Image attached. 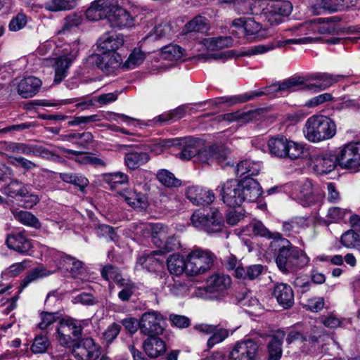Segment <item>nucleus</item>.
I'll list each match as a JSON object with an SVG mask.
<instances>
[{"instance_id": "f257e3e1", "label": "nucleus", "mask_w": 360, "mask_h": 360, "mask_svg": "<svg viewBox=\"0 0 360 360\" xmlns=\"http://www.w3.org/2000/svg\"><path fill=\"white\" fill-rule=\"evenodd\" d=\"M332 18H319L306 21L297 27H292L286 32L291 35L300 37L285 40H276L264 44L253 46L242 54L243 56H254L264 54L274 50L290 44H305L315 43L321 39V35L335 34L337 27L332 21Z\"/></svg>"}, {"instance_id": "f03ea898", "label": "nucleus", "mask_w": 360, "mask_h": 360, "mask_svg": "<svg viewBox=\"0 0 360 360\" xmlns=\"http://www.w3.org/2000/svg\"><path fill=\"white\" fill-rule=\"evenodd\" d=\"M220 193L223 202L229 207H240L244 202L256 201L262 195L259 184L252 178L242 180L230 179L221 184Z\"/></svg>"}, {"instance_id": "7ed1b4c3", "label": "nucleus", "mask_w": 360, "mask_h": 360, "mask_svg": "<svg viewBox=\"0 0 360 360\" xmlns=\"http://www.w3.org/2000/svg\"><path fill=\"white\" fill-rule=\"evenodd\" d=\"M279 240L271 243V248L279 247L276 257V264L278 269L283 274H293L302 268L307 266L309 262V257L300 248L292 245L290 242L277 233Z\"/></svg>"}, {"instance_id": "20e7f679", "label": "nucleus", "mask_w": 360, "mask_h": 360, "mask_svg": "<svg viewBox=\"0 0 360 360\" xmlns=\"http://www.w3.org/2000/svg\"><path fill=\"white\" fill-rule=\"evenodd\" d=\"M302 131L308 141L316 143L333 138L337 132V127L330 117L314 115L307 120Z\"/></svg>"}, {"instance_id": "39448f33", "label": "nucleus", "mask_w": 360, "mask_h": 360, "mask_svg": "<svg viewBox=\"0 0 360 360\" xmlns=\"http://www.w3.org/2000/svg\"><path fill=\"white\" fill-rule=\"evenodd\" d=\"M56 51V56L53 58L55 60L53 82L59 84L68 76L72 63L78 56L79 44L77 41L65 44V46H59Z\"/></svg>"}, {"instance_id": "423d86ee", "label": "nucleus", "mask_w": 360, "mask_h": 360, "mask_svg": "<svg viewBox=\"0 0 360 360\" xmlns=\"http://www.w3.org/2000/svg\"><path fill=\"white\" fill-rule=\"evenodd\" d=\"M81 322L73 318H64L58 321L56 328V340L65 347H70L82 336Z\"/></svg>"}, {"instance_id": "0eeeda50", "label": "nucleus", "mask_w": 360, "mask_h": 360, "mask_svg": "<svg viewBox=\"0 0 360 360\" xmlns=\"http://www.w3.org/2000/svg\"><path fill=\"white\" fill-rule=\"evenodd\" d=\"M214 259V255L210 250H193L187 255V275L197 276L206 273L212 266Z\"/></svg>"}, {"instance_id": "6e6552de", "label": "nucleus", "mask_w": 360, "mask_h": 360, "mask_svg": "<svg viewBox=\"0 0 360 360\" xmlns=\"http://www.w3.org/2000/svg\"><path fill=\"white\" fill-rule=\"evenodd\" d=\"M191 220L195 228L204 230L209 233L221 231L224 223L221 213L214 208L211 209L207 214L200 211L195 212Z\"/></svg>"}, {"instance_id": "1a4fd4ad", "label": "nucleus", "mask_w": 360, "mask_h": 360, "mask_svg": "<svg viewBox=\"0 0 360 360\" xmlns=\"http://www.w3.org/2000/svg\"><path fill=\"white\" fill-rule=\"evenodd\" d=\"M338 164L343 169L358 172L360 169V142H350L338 148Z\"/></svg>"}, {"instance_id": "9d476101", "label": "nucleus", "mask_w": 360, "mask_h": 360, "mask_svg": "<svg viewBox=\"0 0 360 360\" xmlns=\"http://www.w3.org/2000/svg\"><path fill=\"white\" fill-rule=\"evenodd\" d=\"M86 63L96 65L106 75H111L122 68L123 60L120 53L112 52L103 53V55L91 54L86 58Z\"/></svg>"}, {"instance_id": "9b49d317", "label": "nucleus", "mask_w": 360, "mask_h": 360, "mask_svg": "<svg viewBox=\"0 0 360 360\" xmlns=\"http://www.w3.org/2000/svg\"><path fill=\"white\" fill-rule=\"evenodd\" d=\"M286 189L293 199L304 207L310 205L315 201L312 183L308 179L290 183L286 186Z\"/></svg>"}, {"instance_id": "f8f14e48", "label": "nucleus", "mask_w": 360, "mask_h": 360, "mask_svg": "<svg viewBox=\"0 0 360 360\" xmlns=\"http://www.w3.org/2000/svg\"><path fill=\"white\" fill-rule=\"evenodd\" d=\"M292 6L288 1H270L262 10L265 19L271 25H277L282 21V17L288 16Z\"/></svg>"}, {"instance_id": "ddd939ff", "label": "nucleus", "mask_w": 360, "mask_h": 360, "mask_svg": "<svg viewBox=\"0 0 360 360\" xmlns=\"http://www.w3.org/2000/svg\"><path fill=\"white\" fill-rule=\"evenodd\" d=\"M163 320L162 315L157 311L145 312L139 321V328L145 335L157 336L163 332V328L161 326Z\"/></svg>"}, {"instance_id": "4468645a", "label": "nucleus", "mask_w": 360, "mask_h": 360, "mask_svg": "<svg viewBox=\"0 0 360 360\" xmlns=\"http://www.w3.org/2000/svg\"><path fill=\"white\" fill-rule=\"evenodd\" d=\"M232 25L242 30L244 35L248 39H262L267 35L262 25L252 18H239L232 21Z\"/></svg>"}, {"instance_id": "2eb2a0df", "label": "nucleus", "mask_w": 360, "mask_h": 360, "mask_svg": "<svg viewBox=\"0 0 360 360\" xmlns=\"http://www.w3.org/2000/svg\"><path fill=\"white\" fill-rule=\"evenodd\" d=\"M259 346L251 339L237 342L229 354V360H257Z\"/></svg>"}, {"instance_id": "dca6fc26", "label": "nucleus", "mask_w": 360, "mask_h": 360, "mask_svg": "<svg viewBox=\"0 0 360 360\" xmlns=\"http://www.w3.org/2000/svg\"><path fill=\"white\" fill-rule=\"evenodd\" d=\"M101 354V347L92 338L82 339L72 350V355L77 360H96Z\"/></svg>"}, {"instance_id": "f3484780", "label": "nucleus", "mask_w": 360, "mask_h": 360, "mask_svg": "<svg viewBox=\"0 0 360 360\" xmlns=\"http://www.w3.org/2000/svg\"><path fill=\"white\" fill-rule=\"evenodd\" d=\"M313 169L319 174L330 173L338 164V155L331 153L313 154L311 157Z\"/></svg>"}, {"instance_id": "a211bd4d", "label": "nucleus", "mask_w": 360, "mask_h": 360, "mask_svg": "<svg viewBox=\"0 0 360 360\" xmlns=\"http://www.w3.org/2000/svg\"><path fill=\"white\" fill-rule=\"evenodd\" d=\"M231 284V278L224 274H215L210 276L206 282V287L199 288L196 294H202V291L206 292L221 293L226 290Z\"/></svg>"}, {"instance_id": "6ab92c4d", "label": "nucleus", "mask_w": 360, "mask_h": 360, "mask_svg": "<svg viewBox=\"0 0 360 360\" xmlns=\"http://www.w3.org/2000/svg\"><path fill=\"white\" fill-rule=\"evenodd\" d=\"M1 171L4 172V176L1 177L2 181L11 180L6 188V192L9 196H26L28 194L29 191L27 186H24L20 181L13 179L14 174L10 167L3 165Z\"/></svg>"}, {"instance_id": "aec40b11", "label": "nucleus", "mask_w": 360, "mask_h": 360, "mask_svg": "<svg viewBox=\"0 0 360 360\" xmlns=\"http://www.w3.org/2000/svg\"><path fill=\"white\" fill-rule=\"evenodd\" d=\"M6 244L8 248L21 255H30L33 248L32 240L23 233L10 234L7 236Z\"/></svg>"}, {"instance_id": "412c9836", "label": "nucleus", "mask_w": 360, "mask_h": 360, "mask_svg": "<svg viewBox=\"0 0 360 360\" xmlns=\"http://www.w3.org/2000/svg\"><path fill=\"white\" fill-rule=\"evenodd\" d=\"M186 195L195 205H210L215 198L212 191L195 186L187 188Z\"/></svg>"}, {"instance_id": "4be33fe9", "label": "nucleus", "mask_w": 360, "mask_h": 360, "mask_svg": "<svg viewBox=\"0 0 360 360\" xmlns=\"http://www.w3.org/2000/svg\"><path fill=\"white\" fill-rule=\"evenodd\" d=\"M117 194L130 207L134 209L146 208L148 202L146 195L133 188H126L118 191Z\"/></svg>"}, {"instance_id": "5701e85b", "label": "nucleus", "mask_w": 360, "mask_h": 360, "mask_svg": "<svg viewBox=\"0 0 360 360\" xmlns=\"http://www.w3.org/2000/svg\"><path fill=\"white\" fill-rule=\"evenodd\" d=\"M273 295L278 303L284 309L290 308L294 304V292L292 288L286 283L275 285Z\"/></svg>"}, {"instance_id": "b1692460", "label": "nucleus", "mask_w": 360, "mask_h": 360, "mask_svg": "<svg viewBox=\"0 0 360 360\" xmlns=\"http://www.w3.org/2000/svg\"><path fill=\"white\" fill-rule=\"evenodd\" d=\"M124 42V40L123 35L116 34H110L106 33L100 37L98 41V46L103 53H112L115 52V50L122 46Z\"/></svg>"}, {"instance_id": "393cba45", "label": "nucleus", "mask_w": 360, "mask_h": 360, "mask_svg": "<svg viewBox=\"0 0 360 360\" xmlns=\"http://www.w3.org/2000/svg\"><path fill=\"white\" fill-rule=\"evenodd\" d=\"M285 336L283 330H277L267 344V360H280L282 354L283 340Z\"/></svg>"}, {"instance_id": "a878e982", "label": "nucleus", "mask_w": 360, "mask_h": 360, "mask_svg": "<svg viewBox=\"0 0 360 360\" xmlns=\"http://www.w3.org/2000/svg\"><path fill=\"white\" fill-rule=\"evenodd\" d=\"M108 22L113 27L122 28L131 27L134 25V18L126 9L118 4L112 14L109 16Z\"/></svg>"}, {"instance_id": "bb28decb", "label": "nucleus", "mask_w": 360, "mask_h": 360, "mask_svg": "<svg viewBox=\"0 0 360 360\" xmlns=\"http://www.w3.org/2000/svg\"><path fill=\"white\" fill-rule=\"evenodd\" d=\"M41 86V80L35 77L22 79L18 85V92L23 98L34 96Z\"/></svg>"}, {"instance_id": "cd10ccee", "label": "nucleus", "mask_w": 360, "mask_h": 360, "mask_svg": "<svg viewBox=\"0 0 360 360\" xmlns=\"http://www.w3.org/2000/svg\"><path fill=\"white\" fill-rule=\"evenodd\" d=\"M345 78L342 75H330L328 73H319L314 76L316 82L309 85V89H319L320 91L326 89L333 84Z\"/></svg>"}, {"instance_id": "c85d7f7f", "label": "nucleus", "mask_w": 360, "mask_h": 360, "mask_svg": "<svg viewBox=\"0 0 360 360\" xmlns=\"http://www.w3.org/2000/svg\"><path fill=\"white\" fill-rule=\"evenodd\" d=\"M143 348L146 354L150 358H156L166 351L165 342L157 336L147 338L143 342Z\"/></svg>"}, {"instance_id": "c756f323", "label": "nucleus", "mask_w": 360, "mask_h": 360, "mask_svg": "<svg viewBox=\"0 0 360 360\" xmlns=\"http://www.w3.org/2000/svg\"><path fill=\"white\" fill-rule=\"evenodd\" d=\"M289 139L284 136H276L269 139L267 146L271 155L279 158H285Z\"/></svg>"}, {"instance_id": "7c9ffc66", "label": "nucleus", "mask_w": 360, "mask_h": 360, "mask_svg": "<svg viewBox=\"0 0 360 360\" xmlns=\"http://www.w3.org/2000/svg\"><path fill=\"white\" fill-rule=\"evenodd\" d=\"M202 143L198 139L191 137L185 139L181 153L179 154L180 159L189 160L192 158L197 159L200 148H202Z\"/></svg>"}, {"instance_id": "2f4dec72", "label": "nucleus", "mask_w": 360, "mask_h": 360, "mask_svg": "<svg viewBox=\"0 0 360 360\" xmlns=\"http://www.w3.org/2000/svg\"><path fill=\"white\" fill-rule=\"evenodd\" d=\"M167 265L171 274L179 276L184 272L187 274V259L179 254L170 255L167 259Z\"/></svg>"}, {"instance_id": "473e14b6", "label": "nucleus", "mask_w": 360, "mask_h": 360, "mask_svg": "<svg viewBox=\"0 0 360 360\" xmlns=\"http://www.w3.org/2000/svg\"><path fill=\"white\" fill-rule=\"evenodd\" d=\"M149 159L150 157L146 152L132 151L125 155L124 162L129 169H136L148 162Z\"/></svg>"}, {"instance_id": "72a5a7b5", "label": "nucleus", "mask_w": 360, "mask_h": 360, "mask_svg": "<svg viewBox=\"0 0 360 360\" xmlns=\"http://www.w3.org/2000/svg\"><path fill=\"white\" fill-rule=\"evenodd\" d=\"M151 233L154 243L159 248H162L164 240L167 238L169 236V229L167 226L162 224H149L147 226Z\"/></svg>"}, {"instance_id": "f704fd0d", "label": "nucleus", "mask_w": 360, "mask_h": 360, "mask_svg": "<svg viewBox=\"0 0 360 360\" xmlns=\"http://www.w3.org/2000/svg\"><path fill=\"white\" fill-rule=\"evenodd\" d=\"M260 169L261 165L259 162L245 160L237 165L236 172L240 176L246 175L245 177L250 178L251 176L257 175Z\"/></svg>"}, {"instance_id": "c9c22d12", "label": "nucleus", "mask_w": 360, "mask_h": 360, "mask_svg": "<svg viewBox=\"0 0 360 360\" xmlns=\"http://www.w3.org/2000/svg\"><path fill=\"white\" fill-rule=\"evenodd\" d=\"M263 269L261 264H252L246 267L239 266L235 270V274L238 278L254 280L262 274Z\"/></svg>"}, {"instance_id": "e433bc0d", "label": "nucleus", "mask_w": 360, "mask_h": 360, "mask_svg": "<svg viewBox=\"0 0 360 360\" xmlns=\"http://www.w3.org/2000/svg\"><path fill=\"white\" fill-rule=\"evenodd\" d=\"M12 213L14 218L25 226L34 229L41 227L39 219L30 212L13 209Z\"/></svg>"}, {"instance_id": "4c0bfd02", "label": "nucleus", "mask_w": 360, "mask_h": 360, "mask_svg": "<svg viewBox=\"0 0 360 360\" xmlns=\"http://www.w3.org/2000/svg\"><path fill=\"white\" fill-rule=\"evenodd\" d=\"M185 54V50L176 44H169L161 49V59L171 62L181 59Z\"/></svg>"}, {"instance_id": "58836bf2", "label": "nucleus", "mask_w": 360, "mask_h": 360, "mask_svg": "<svg viewBox=\"0 0 360 360\" xmlns=\"http://www.w3.org/2000/svg\"><path fill=\"white\" fill-rule=\"evenodd\" d=\"M310 9L314 15H321L325 13L337 11V3L335 0H314Z\"/></svg>"}, {"instance_id": "ea45409f", "label": "nucleus", "mask_w": 360, "mask_h": 360, "mask_svg": "<svg viewBox=\"0 0 360 360\" xmlns=\"http://www.w3.org/2000/svg\"><path fill=\"white\" fill-rule=\"evenodd\" d=\"M173 31L169 22H163L156 25L146 36V39L151 41L169 39Z\"/></svg>"}, {"instance_id": "a19ab883", "label": "nucleus", "mask_w": 360, "mask_h": 360, "mask_svg": "<svg viewBox=\"0 0 360 360\" xmlns=\"http://www.w3.org/2000/svg\"><path fill=\"white\" fill-rule=\"evenodd\" d=\"M302 84L303 81L301 78L291 77L281 83L274 84L272 88L275 91L280 92L281 94H287L300 89Z\"/></svg>"}, {"instance_id": "79ce46f5", "label": "nucleus", "mask_w": 360, "mask_h": 360, "mask_svg": "<svg viewBox=\"0 0 360 360\" xmlns=\"http://www.w3.org/2000/svg\"><path fill=\"white\" fill-rule=\"evenodd\" d=\"M288 145L285 158L295 160L308 156V150L302 144L289 139Z\"/></svg>"}, {"instance_id": "37998d69", "label": "nucleus", "mask_w": 360, "mask_h": 360, "mask_svg": "<svg viewBox=\"0 0 360 360\" xmlns=\"http://www.w3.org/2000/svg\"><path fill=\"white\" fill-rule=\"evenodd\" d=\"M233 40L228 36L211 37L204 40V44L210 50H217L228 48L232 46Z\"/></svg>"}, {"instance_id": "c03bdc74", "label": "nucleus", "mask_w": 360, "mask_h": 360, "mask_svg": "<svg viewBox=\"0 0 360 360\" xmlns=\"http://www.w3.org/2000/svg\"><path fill=\"white\" fill-rule=\"evenodd\" d=\"M341 244L349 249H356L360 252V236L354 230L345 231L340 238Z\"/></svg>"}, {"instance_id": "a18cd8bd", "label": "nucleus", "mask_w": 360, "mask_h": 360, "mask_svg": "<svg viewBox=\"0 0 360 360\" xmlns=\"http://www.w3.org/2000/svg\"><path fill=\"white\" fill-rule=\"evenodd\" d=\"M146 58V53L139 48H135L129 54L128 58L123 63L122 68L134 69L143 63Z\"/></svg>"}, {"instance_id": "49530a36", "label": "nucleus", "mask_w": 360, "mask_h": 360, "mask_svg": "<svg viewBox=\"0 0 360 360\" xmlns=\"http://www.w3.org/2000/svg\"><path fill=\"white\" fill-rule=\"evenodd\" d=\"M156 177L161 184L168 188L179 187L181 184L174 174L165 169L158 170Z\"/></svg>"}, {"instance_id": "de8ad7c7", "label": "nucleus", "mask_w": 360, "mask_h": 360, "mask_svg": "<svg viewBox=\"0 0 360 360\" xmlns=\"http://www.w3.org/2000/svg\"><path fill=\"white\" fill-rule=\"evenodd\" d=\"M65 44L60 39L58 41H46L39 46L37 51L40 56H44L45 59H53L56 56V49L59 46H65Z\"/></svg>"}, {"instance_id": "09e8293b", "label": "nucleus", "mask_w": 360, "mask_h": 360, "mask_svg": "<svg viewBox=\"0 0 360 360\" xmlns=\"http://www.w3.org/2000/svg\"><path fill=\"white\" fill-rule=\"evenodd\" d=\"M77 0H50L45 3L44 8L50 11L70 10L77 4Z\"/></svg>"}, {"instance_id": "8fccbe9b", "label": "nucleus", "mask_w": 360, "mask_h": 360, "mask_svg": "<svg viewBox=\"0 0 360 360\" xmlns=\"http://www.w3.org/2000/svg\"><path fill=\"white\" fill-rule=\"evenodd\" d=\"M59 176L64 182L72 184L81 190H83L89 184V181L86 177L77 174L60 173Z\"/></svg>"}, {"instance_id": "3c124183", "label": "nucleus", "mask_w": 360, "mask_h": 360, "mask_svg": "<svg viewBox=\"0 0 360 360\" xmlns=\"http://www.w3.org/2000/svg\"><path fill=\"white\" fill-rule=\"evenodd\" d=\"M105 180L109 184L111 189H115L120 185L127 184L129 182V176L123 172H117L107 174Z\"/></svg>"}, {"instance_id": "603ef678", "label": "nucleus", "mask_w": 360, "mask_h": 360, "mask_svg": "<svg viewBox=\"0 0 360 360\" xmlns=\"http://www.w3.org/2000/svg\"><path fill=\"white\" fill-rule=\"evenodd\" d=\"M304 220L302 218H295L283 223V231L286 236H290L300 233L303 227Z\"/></svg>"}, {"instance_id": "864d4df0", "label": "nucleus", "mask_w": 360, "mask_h": 360, "mask_svg": "<svg viewBox=\"0 0 360 360\" xmlns=\"http://www.w3.org/2000/svg\"><path fill=\"white\" fill-rule=\"evenodd\" d=\"M207 30V20L202 16H197L189 21L184 27L187 32H203Z\"/></svg>"}, {"instance_id": "5fc2aeb1", "label": "nucleus", "mask_w": 360, "mask_h": 360, "mask_svg": "<svg viewBox=\"0 0 360 360\" xmlns=\"http://www.w3.org/2000/svg\"><path fill=\"white\" fill-rule=\"evenodd\" d=\"M118 284L122 289L119 292L118 297L122 301H128L134 293V284L129 280L121 278Z\"/></svg>"}, {"instance_id": "6e6d98bb", "label": "nucleus", "mask_w": 360, "mask_h": 360, "mask_svg": "<svg viewBox=\"0 0 360 360\" xmlns=\"http://www.w3.org/2000/svg\"><path fill=\"white\" fill-rule=\"evenodd\" d=\"M249 229L252 230L253 233L256 236L262 237H266L269 238H274L275 240H279V237L277 236L278 233H271L260 221H256L249 225Z\"/></svg>"}, {"instance_id": "4d7b16f0", "label": "nucleus", "mask_w": 360, "mask_h": 360, "mask_svg": "<svg viewBox=\"0 0 360 360\" xmlns=\"http://www.w3.org/2000/svg\"><path fill=\"white\" fill-rule=\"evenodd\" d=\"M59 314L48 311L40 313V321L38 323V327L41 330H46L51 325L59 320Z\"/></svg>"}, {"instance_id": "13d9d810", "label": "nucleus", "mask_w": 360, "mask_h": 360, "mask_svg": "<svg viewBox=\"0 0 360 360\" xmlns=\"http://www.w3.org/2000/svg\"><path fill=\"white\" fill-rule=\"evenodd\" d=\"M29 262L27 260H24L22 262L13 264L1 273V277H14L19 275L28 266Z\"/></svg>"}, {"instance_id": "bf43d9fd", "label": "nucleus", "mask_w": 360, "mask_h": 360, "mask_svg": "<svg viewBox=\"0 0 360 360\" xmlns=\"http://www.w3.org/2000/svg\"><path fill=\"white\" fill-rule=\"evenodd\" d=\"M50 346V342L46 336H37L31 346V350L34 354L45 353Z\"/></svg>"}, {"instance_id": "052dcab7", "label": "nucleus", "mask_w": 360, "mask_h": 360, "mask_svg": "<svg viewBox=\"0 0 360 360\" xmlns=\"http://www.w3.org/2000/svg\"><path fill=\"white\" fill-rule=\"evenodd\" d=\"M46 270L41 268H35L30 271L22 281L20 284L21 289L26 288L30 283L37 281L38 278L49 275Z\"/></svg>"}, {"instance_id": "680f3d73", "label": "nucleus", "mask_w": 360, "mask_h": 360, "mask_svg": "<svg viewBox=\"0 0 360 360\" xmlns=\"http://www.w3.org/2000/svg\"><path fill=\"white\" fill-rule=\"evenodd\" d=\"M262 94V92H255L250 94H245L244 95L234 96L231 97H222L221 98V103H227L231 105L236 103H245L248 101L252 99L256 96H259Z\"/></svg>"}, {"instance_id": "e2e57ef3", "label": "nucleus", "mask_w": 360, "mask_h": 360, "mask_svg": "<svg viewBox=\"0 0 360 360\" xmlns=\"http://www.w3.org/2000/svg\"><path fill=\"white\" fill-rule=\"evenodd\" d=\"M351 211L339 207H333L328 209L327 217L333 222H339L346 216L350 214Z\"/></svg>"}, {"instance_id": "0e129e2a", "label": "nucleus", "mask_w": 360, "mask_h": 360, "mask_svg": "<svg viewBox=\"0 0 360 360\" xmlns=\"http://www.w3.org/2000/svg\"><path fill=\"white\" fill-rule=\"evenodd\" d=\"M214 146L208 148H205L203 149L200 148L197 155V159L195 160V162L198 161L203 164H211L214 162Z\"/></svg>"}, {"instance_id": "69168bd1", "label": "nucleus", "mask_w": 360, "mask_h": 360, "mask_svg": "<svg viewBox=\"0 0 360 360\" xmlns=\"http://www.w3.org/2000/svg\"><path fill=\"white\" fill-rule=\"evenodd\" d=\"M104 18L109 20V16L112 14L118 5L117 0H97Z\"/></svg>"}, {"instance_id": "338daca9", "label": "nucleus", "mask_w": 360, "mask_h": 360, "mask_svg": "<svg viewBox=\"0 0 360 360\" xmlns=\"http://www.w3.org/2000/svg\"><path fill=\"white\" fill-rule=\"evenodd\" d=\"M170 293L176 297H183L188 295V286L179 281H174L172 283L168 285Z\"/></svg>"}, {"instance_id": "774afa93", "label": "nucleus", "mask_w": 360, "mask_h": 360, "mask_svg": "<svg viewBox=\"0 0 360 360\" xmlns=\"http://www.w3.org/2000/svg\"><path fill=\"white\" fill-rule=\"evenodd\" d=\"M85 15L88 20L91 21L104 19V16L101 12V8L98 6L97 0L91 2L90 6L86 11Z\"/></svg>"}]
</instances>
